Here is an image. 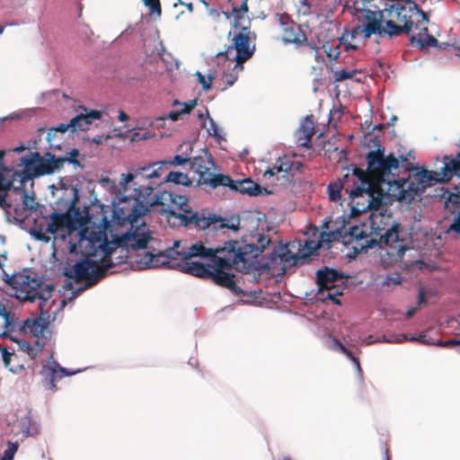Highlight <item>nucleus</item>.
<instances>
[{
	"label": "nucleus",
	"mask_w": 460,
	"mask_h": 460,
	"mask_svg": "<svg viewBox=\"0 0 460 460\" xmlns=\"http://www.w3.org/2000/svg\"><path fill=\"white\" fill-rule=\"evenodd\" d=\"M407 170L413 172L407 179L399 178L394 181L384 180L386 182L388 194L401 202H411L416 197H420L427 188L436 183H447L456 173H453L449 166V159H443V167L440 172L429 171L423 167L414 166L407 163Z\"/></svg>",
	"instance_id": "f257e3e1"
},
{
	"label": "nucleus",
	"mask_w": 460,
	"mask_h": 460,
	"mask_svg": "<svg viewBox=\"0 0 460 460\" xmlns=\"http://www.w3.org/2000/svg\"><path fill=\"white\" fill-rule=\"evenodd\" d=\"M3 280L7 284L4 292L15 297L21 303H34L37 299L49 300L55 290L53 284H45V279L30 268H24L21 272L8 274L3 270Z\"/></svg>",
	"instance_id": "f03ea898"
},
{
	"label": "nucleus",
	"mask_w": 460,
	"mask_h": 460,
	"mask_svg": "<svg viewBox=\"0 0 460 460\" xmlns=\"http://www.w3.org/2000/svg\"><path fill=\"white\" fill-rule=\"evenodd\" d=\"M155 187L152 184L138 185L133 188L131 196L121 195L118 200H111L113 207L109 219L111 224L124 226L129 224L132 227L134 223L143 217L151 213L149 197L152 195ZM111 225L107 228L109 229Z\"/></svg>",
	"instance_id": "7ed1b4c3"
},
{
	"label": "nucleus",
	"mask_w": 460,
	"mask_h": 460,
	"mask_svg": "<svg viewBox=\"0 0 460 460\" xmlns=\"http://www.w3.org/2000/svg\"><path fill=\"white\" fill-rule=\"evenodd\" d=\"M70 186H72L71 190L73 197L67 210L72 211V213L69 215L72 226L75 229H80L81 231L87 229L89 226H97L107 230V228L111 226V221L108 220L107 216L109 206L99 202V200L95 198L92 204L91 209L93 210L94 208H98V215H94L93 212H91L88 207H84L83 210H80V208L75 206L76 202L80 199L79 190L76 187L77 184H70Z\"/></svg>",
	"instance_id": "20e7f679"
},
{
	"label": "nucleus",
	"mask_w": 460,
	"mask_h": 460,
	"mask_svg": "<svg viewBox=\"0 0 460 460\" xmlns=\"http://www.w3.org/2000/svg\"><path fill=\"white\" fill-rule=\"evenodd\" d=\"M371 142H373L376 149L370 150L366 154L367 172H368L372 177L376 172H383V175L379 178H375L374 181L377 186H387V183L382 181L394 180L392 179V177H394L392 170H395L399 167L400 160L394 154L385 155V148L381 144L378 137L371 138Z\"/></svg>",
	"instance_id": "39448f33"
},
{
	"label": "nucleus",
	"mask_w": 460,
	"mask_h": 460,
	"mask_svg": "<svg viewBox=\"0 0 460 460\" xmlns=\"http://www.w3.org/2000/svg\"><path fill=\"white\" fill-rule=\"evenodd\" d=\"M289 247L296 248V242L275 245L269 256H253L259 258V261H255L254 270H277L280 266L281 274H285L292 267L303 264L305 256H299V252L293 253Z\"/></svg>",
	"instance_id": "423d86ee"
},
{
	"label": "nucleus",
	"mask_w": 460,
	"mask_h": 460,
	"mask_svg": "<svg viewBox=\"0 0 460 460\" xmlns=\"http://www.w3.org/2000/svg\"><path fill=\"white\" fill-rule=\"evenodd\" d=\"M179 247L180 242L175 241L173 246L167 248L164 252L154 253L143 251L136 254L134 264L139 270L158 267L179 269L181 270L183 264L182 253H184V251H179Z\"/></svg>",
	"instance_id": "0eeeda50"
},
{
	"label": "nucleus",
	"mask_w": 460,
	"mask_h": 460,
	"mask_svg": "<svg viewBox=\"0 0 460 460\" xmlns=\"http://www.w3.org/2000/svg\"><path fill=\"white\" fill-rule=\"evenodd\" d=\"M246 247H248V253L253 249V246L246 245ZM209 261L212 262L210 264L211 270L215 273L226 272V270H230L234 265L240 262L245 268L246 264H249L247 252H243L240 243L236 240L225 242L223 246L214 249V255H211Z\"/></svg>",
	"instance_id": "6e6552de"
},
{
	"label": "nucleus",
	"mask_w": 460,
	"mask_h": 460,
	"mask_svg": "<svg viewBox=\"0 0 460 460\" xmlns=\"http://www.w3.org/2000/svg\"><path fill=\"white\" fill-rule=\"evenodd\" d=\"M239 28L242 31L234 34L232 44L227 47L226 50L217 54V58L236 62L232 68L233 71L236 68L243 70V66L241 63L252 58L255 50L254 46L250 49L249 27L241 26Z\"/></svg>",
	"instance_id": "1a4fd4ad"
},
{
	"label": "nucleus",
	"mask_w": 460,
	"mask_h": 460,
	"mask_svg": "<svg viewBox=\"0 0 460 460\" xmlns=\"http://www.w3.org/2000/svg\"><path fill=\"white\" fill-rule=\"evenodd\" d=\"M318 290L317 300H331L334 305H341V301L338 298L343 294L344 287H336L333 281L342 279L343 274L333 268L327 266L318 269L315 272Z\"/></svg>",
	"instance_id": "9d476101"
},
{
	"label": "nucleus",
	"mask_w": 460,
	"mask_h": 460,
	"mask_svg": "<svg viewBox=\"0 0 460 460\" xmlns=\"http://www.w3.org/2000/svg\"><path fill=\"white\" fill-rule=\"evenodd\" d=\"M94 260L84 258L77 261L72 270H66L64 275L67 278H75L77 280L86 279V286L92 287L108 274L114 262L112 260L106 263H102L100 268H95Z\"/></svg>",
	"instance_id": "9b49d317"
},
{
	"label": "nucleus",
	"mask_w": 460,
	"mask_h": 460,
	"mask_svg": "<svg viewBox=\"0 0 460 460\" xmlns=\"http://www.w3.org/2000/svg\"><path fill=\"white\" fill-rule=\"evenodd\" d=\"M156 193L153 198L149 197L151 209L155 206H161L159 213L177 218V214L187 208L189 198L164 187L156 188Z\"/></svg>",
	"instance_id": "f8f14e48"
},
{
	"label": "nucleus",
	"mask_w": 460,
	"mask_h": 460,
	"mask_svg": "<svg viewBox=\"0 0 460 460\" xmlns=\"http://www.w3.org/2000/svg\"><path fill=\"white\" fill-rule=\"evenodd\" d=\"M21 164L26 168H32L38 177L50 175L62 169L58 156L49 151L45 152L43 155L38 152H31L29 155L22 157Z\"/></svg>",
	"instance_id": "ddd939ff"
},
{
	"label": "nucleus",
	"mask_w": 460,
	"mask_h": 460,
	"mask_svg": "<svg viewBox=\"0 0 460 460\" xmlns=\"http://www.w3.org/2000/svg\"><path fill=\"white\" fill-rule=\"evenodd\" d=\"M180 224L188 229L206 230L213 228L216 213L209 212L208 208L193 210L189 204L180 214H177Z\"/></svg>",
	"instance_id": "4468645a"
},
{
	"label": "nucleus",
	"mask_w": 460,
	"mask_h": 460,
	"mask_svg": "<svg viewBox=\"0 0 460 460\" xmlns=\"http://www.w3.org/2000/svg\"><path fill=\"white\" fill-rule=\"evenodd\" d=\"M152 238V233L146 224L142 222L138 225L137 221L133 227L130 226L128 231L119 234V243L124 244L126 252L137 251L146 249Z\"/></svg>",
	"instance_id": "2eb2a0df"
},
{
	"label": "nucleus",
	"mask_w": 460,
	"mask_h": 460,
	"mask_svg": "<svg viewBox=\"0 0 460 460\" xmlns=\"http://www.w3.org/2000/svg\"><path fill=\"white\" fill-rule=\"evenodd\" d=\"M276 18L282 27L284 35L282 41L284 44H295L303 46L307 41V37L300 25L296 24L288 13H276Z\"/></svg>",
	"instance_id": "dca6fc26"
},
{
	"label": "nucleus",
	"mask_w": 460,
	"mask_h": 460,
	"mask_svg": "<svg viewBox=\"0 0 460 460\" xmlns=\"http://www.w3.org/2000/svg\"><path fill=\"white\" fill-rule=\"evenodd\" d=\"M39 300L40 301L39 306L40 316L36 318L25 319L19 324L18 331L22 333H27L30 332L33 336L37 338L40 336L44 338L45 335L43 331L49 323V310H45L44 307L49 300Z\"/></svg>",
	"instance_id": "f3484780"
},
{
	"label": "nucleus",
	"mask_w": 460,
	"mask_h": 460,
	"mask_svg": "<svg viewBox=\"0 0 460 460\" xmlns=\"http://www.w3.org/2000/svg\"><path fill=\"white\" fill-rule=\"evenodd\" d=\"M350 166L352 168L353 176L360 182V185H357L349 190V196L351 200L354 201L355 199L363 198L364 195L374 199V191L371 190V181H374V179H372L370 173L367 172V168H359L354 164H350Z\"/></svg>",
	"instance_id": "a211bd4d"
},
{
	"label": "nucleus",
	"mask_w": 460,
	"mask_h": 460,
	"mask_svg": "<svg viewBox=\"0 0 460 460\" xmlns=\"http://www.w3.org/2000/svg\"><path fill=\"white\" fill-rule=\"evenodd\" d=\"M240 243V247L243 249V252H248V247L253 246L252 251L250 253H247V261L249 262V266L247 268H251L254 270L255 261H259V258H254L253 256L266 257L269 254L264 253V250L268 248L270 243V238L264 234H259L257 236V243H249L245 237L237 240Z\"/></svg>",
	"instance_id": "6ab92c4d"
},
{
	"label": "nucleus",
	"mask_w": 460,
	"mask_h": 460,
	"mask_svg": "<svg viewBox=\"0 0 460 460\" xmlns=\"http://www.w3.org/2000/svg\"><path fill=\"white\" fill-rule=\"evenodd\" d=\"M83 112L75 115L70 119V125L72 126V132L86 131L90 128L91 124L95 119H101L103 111L89 109L86 107H81Z\"/></svg>",
	"instance_id": "aec40b11"
},
{
	"label": "nucleus",
	"mask_w": 460,
	"mask_h": 460,
	"mask_svg": "<svg viewBox=\"0 0 460 460\" xmlns=\"http://www.w3.org/2000/svg\"><path fill=\"white\" fill-rule=\"evenodd\" d=\"M229 189L233 191L245 194L250 197H257L263 193L267 195L272 193V191L261 187L260 184L253 181L251 178H245L237 181H234L232 179Z\"/></svg>",
	"instance_id": "412c9836"
},
{
	"label": "nucleus",
	"mask_w": 460,
	"mask_h": 460,
	"mask_svg": "<svg viewBox=\"0 0 460 460\" xmlns=\"http://www.w3.org/2000/svg\"><path fill=\"white\" fill-rule=\"evenodd\" d=\"M181 271L203 279H210L213 274L210 264L200 261H183Z\"/></svg>",
	"instance_id": "4be33fe9"
},
{
	"label": "nucleus",
	"mask_w": 460,
	"mask_h": 460,
	"mask_svg": "<svg viewBox=\"0 0 460 460\" xmlns=\"http://www.w3.org/2000/svg\"><path fill=\"white\" fill-rule=\"evenodd\" d=\"M358 13H364L365 22L362 24L364 29V40H368L372 35H377L380 32V20H376V13L368 8L356 9Z\"/></svg>",
	"instance_id": "5701e85b"
},
{
	"label": "nucleus",
	"mask_w": 460,
	"mask_h": 460,
	"mask_svg": "<svg viewBox=\"0 0 460 460\" xmlns=\"http://www.w3.org/2000/svg\"><path fill=\"white\" fill-rule=\"evenodd\" d=\"M235 275L229 272H218L213 274L210 277L212 282L217 286L226 288L231 291L234 296H240L243 294V290L236 285L234 280Z\"/></svg>",
	"instance_id": "b1692460"
},
{
	"label": "nucleus",
	"mask_w": 460,
	"mask_h": 460,
	"mask_svg": "<svg viewBox=\"0 0 460 460\" xmlns=\"http://www.w3.org/2000/svg\"><path fill=\"white\" fill-rule=\"evenodd\" d=\"M190 169L199 175L198 181H201L212 167L215 166V163L211 156L204 157L202 155H197L193 158H190Z\"/></svg>",
	"instance_id": "393cba45"
},
{
	"label": "nucleus",
	"mask_w": 460,
	"mask_h": 460,
	"mask_svg": "<svg viewBox=\"0 0 460 460\" xmlns=\"http://www.w3.org/2000/svg\"><path fill=\"white\" fill-rule=\"evenodd\" d=\"M427 331L421 332L417 337L411 336L408 337L406 334H391V335H384V340L385 342L389 343H402L407 341H418L419 343L434 346L435 340L427 337Z\"/></svg>",
	"instance_id": "a878e982"
},
{
	"label": "nucleus",
	"mask_w": 460,
	"mask_h": 460,
	"mask_svg": "<svg viewBox=\"0 0 460 460\" xmlns=\"http://www.w3.org/2000/svg\"><path fill=\"white\" fill-rule=\"evenodd\" d=\"M339 219L341 220V226L330 232L323 231L320 234V243L329 244L332 242H339L340 240H341L343 243L346 244L344 228L346 225L349 223V218L346 217V215H342L339 217Z\"/></svg>",
	"instance_id": "bb28decb"
},
{
	"label": "nucleus",
	"mask_w": 460,
	"mask_h": 460,
	"mask_svg": "<svg viewBox=\"0 0 460 460\" xmlns=\"http://www.w3.org/2000/svg\"><path fill=\"white\" fill-rule=\"evenodd\" d=\"M232 182V178L228 175L222 173H214L209 171L201 181H198L199 185H208L212 189L219 186L229 187Z\"/></svg>",
	"instance_id": "cd10ccee"
},
{
	"label": "nucleus",
	"mask_w": 460,
	"mask_h": 460,
	"mask_svg": "<svg viewBox=\"0 0 460 460\" xmlns=\"http://www.w3.org/2000/svg\"><path fill=\"white\" fill-rule=\"evenodd\" d=\"M169 182H172L175 185H182L185 187H190L192 185V181L189 178L188 174L178 171H171L158 184L155 185L153 182H151L150 184L154 185L156 189L164 187V184Z\"/></svg>",
	"instance_id": "c85d7f7f"
},
{
	"label": "nucleus",
	"mask_w": 460,
	"mask_h": 460,
	"mask_svg": "<svg viewBox=\"0 0 460 460\" xmlns=\"http://www.w3.org/2000/svg\"><path fill=\"white\" fill-rule=\"evenodd\" d=\"M211 255H214V249L207 248L201 243H196L187 251H184V253H182V261H187L192 257L209 260Z\"/></svg>",
	"instance_id": "c756f323"
},
{
	"label": "nucleus",
	"mask_w": 460,
	"mask_h": 460,
	"mask_svg": "<svg viewBox=\"0 0 460 460\" xmlns=\"http://www.w3.org/2000/svg\"><path fill=\"white\" fill-rule=\"evenodd\" d=\"M217 219L213 226V230L218 231L224 228L230 229L232 231H237L240 226V217L237 215H232L228 217H222L221 215L216 214Z\"/></svg>",
	"instance_id": "7c9ffc66"
},
{
	"label": "nucleus",
	"mask_w": 460,
	"mask_h": 460,
	"mask_svg": "<svg viewBox=\"0 0 460 460\" xmlns=\"http://www.w3.org/2000/svg\"><path fill=\"white\" fill-rule=\"evenodd\" d=\"M298 133V139H305L300 143V146L303 147L309 148L311 146L310 140L314 134V122L311 119V116H306L302 122Z\"/></svg>",
	"instance_id": "2f4dec72"
},
{
	"label": "nucleus",
	"mask_w": 460,
	"mask_h": 460,
	"mask_svg": "<svg viewBox=\"0 0 460 460\" xmlns=\"http://www.w3.org/2000/svg\"><path fill=\"white\" fill-rule=\"evenodd\" d=\"M296 248H297V252H299V256H305V261L309 260L310 256L315 254L317 250L320 249L323 243H320V239L317 243L313 240L306 239L304 242L301 240L295 241Z\"/></svg>",
	"instance_id": "473e14b6"
},
{
	"label": "nucleus",
	"mask_w": 460,
	"mask_h": 460,
	"mask_svg": "<svg viewBox=\"0 0 460 460\" xmlns=\"http://www.w3.org/2000/svg\"><path fill=\"white\" fill-rule=\"evenodd\" d=\"M400 229L401 225L399 223L389 224L385 232L380 236V242L382 243L393 248L394 243L400 242Z\"/></svg>",
	"instance_id": "72a5a7b5"
},
{
	"label": "nucleus",
	"mask_w": 460,
	"mask_h": 460,
	"mask_svg": "<svg viewBox=\"0 0 460 460\" xmlns=\"http://www.w3.org/2000/svg\"><path fill=\"white\" fill-rule=\"evenodd\" d=\"M119 234H114L111 242H108L106 240L101 242L100 249L101 252H102L104 261H109L113 256V253L116 252V249L125 248L123 243H119Z\"/></svg>",
	"instance_id": "f704fd0d"
},
{
	"label": "nucleus",
	"mask_w": 460,
	"mask_h": 460,
	"mask_svg": "<svg viewBox=\"0 0 460 460\" xmlns=\"http://www.w3.org/2000/svg\"><path fill=\"white\" fill-rule=\"evenodd\" d=\"M21 430L25 437H33L40 433V425L32 420L29 413L21 420Z\"/></svg>",
	"instance_id": "c9c22d12"
},
{
	"label": "nucleus",
	"mask_w": 460,
	"mask_h": 460,
	"mask_svg": "<svg viewBox=\"0 0 460 460\" xmlns=\"http://www.w3.org/2000/svg\"><path fill=\"white\" fill-rule=\"evenodd\" d=\"M80 155L79 149L75 147L66 150L64 155L58 156L61 167L63 168L64 164L67 163L72 164L75 168L84 169V165L78 160Z\"/></svg>",
	"instance_id": "e433bc0d"
},
{
	"label": "nucleus",
	"mask_w": 460,
	"mask_h": 460,
	"mask_svg": "<svg viewBox=\"0 0 460 460\" xmlns=\"http://www.w3.org/2000/svg\"><path fill=\"white\" fill-rule=\"evenodd\" d=\"M400 31L401 25H398L393 20H387L381 25L380 32H378L377 35L381 38L388 37L389 39H393L401 35Z\"/></svg>",
	"instance_id": "4c0bfd02"
},
{
	"label": "nucleus",
	"mask_w": 460,
	"mask_h": 460,
	"mask_svg": "<svg viewBox=\"0 0 460 460\" xmlns=\"http://www.w3.org/2000/svg\"><path fill=\"white\" fill-rule=\"evenodd\" d=\"M152 165L150 164L143 166L133 167V172L137 174V181L140 183L142 180H155L157 178V172L151 171Z\"/></svg>",
	"instance_id": "58836bf2"
},
{
	"label": "nucleus",
	"mask_w": 460,
	"mask_h": 460,
	"mask_svg": "<svg viewBox=\"0 0 460 460\" xmlns=\"http://www.w3.org/2000/svg\"><path fill=\"white\" fill-rule=\"evenodd\" d=\"M370 219V234L380 237L388 226L389 223L384 221L385 217L382 215L376 216Z\"/></svg>",
	"instance_id": "ea45409f"
},
{
	"label": "nucleus",
	"mask_w": 460,
	"mask_h": 460,
	"mask_svg": "<svg viewBox=\"0 0 460 460\" xmlns=\"http://www.w3.org/2000/svg\"><path fill=\"white\" fill-rule=\"evenodd\" d=\"M344 235L346 243L352 240L360 242L367 237L365 231L358 225L350 226L348 230L344 228Z\"/></svg>",
	"instance_id": "a19ab883"
},
{
	"label": "nucleus",
	"mask_w": 460,
	"mask_h": 460,
	"mask_svg": "<svg viewBox=\"0 0 460 460\" xmlns=\"http://www.w3.org/2000/svg\"><path fill=\"white\" fill-rule=\"evenodd\" d=\"M247 1L248 0H243L239 7L235 4H233L232 6V13H234V27L235 29H238L242 26L240 21L243 19V13L248 12Z\"/></svg>",
	"instance_id": "79ce46f5"
},
{
	"label": "nucleus",
	"mask_w": 460,
	"mask_h": 460,
	"mask_svg": "<svg viewBox=\"0 0 460 460\" xmlns=\"http://www.w3.org/2000/svg\"><path fill=\"white\" fill-rule=\"evenodd\" d=\"M128 252H126L125 251V253L124 254H120L115 258H113V256L109 260V261H104L103 263H106V262H109L112 260V261L114 262V265L112 266V268L108 271V273H114V272H117L116 270H114V268L118 265H120V264H123V263H128L130 265V267L132 268H135L137 270H138L135 264H134V261H135V259H136V256L132 259H130V261H128V256L127 255Z\"/></svg>",
	"instance_id": "37998d69"
},
{
	"label": "nucleus",
	"mask_w": 460,
	"mask_h": 460,
	"mask_svg": "<svg viewBox=\"0 0 460 460\" xmlns=\"http://www.w3.org/2000/svg\"><path fill=\"white\" fill-rule=\"evenodd\" d=\"M206 115L208 119L209 120L210 128H208V134L212 136L217 143H221L222 141H226L225 136L219 132L217 124L214 121V119L210 117L208 110L206 109Z\"/></svg>",
	"instance_id": "c03bdc74"
},
{
	"label": "nucleus",
	"mask_w": 460,
	"mask_h": 460,
	"mask_svg": "<svg viewBox=\"0 0 460 460\" xmlns=\"http://www.w3.org/2000/svg\"><path fill=\"white\" fill-rule=\"evenodd\" d=\"M13 181H15L16 179H19V181L25 185V182L27 181H31L33 178H36V172L32 171V168H26L24 167V170L22 171H15L13 173Z\"/></svg>",
	"instance_id": "a18cd8bd"
},
{
	"label": "nucleus",
	"mask_w": 460,
	"mask_h": 460,
	"mask_svg": "<svg viewBox=\"0 0 460 460\" xmlns=\"http://www.w3.org/2000/svg\"><path fill=\"white\" fill-rule=\"evenodd\" d=\"M22 209L29 211H36L37 208L40 206L38 202H35V194L32 192L31 194H28V192H24L22 196Z\"/></svg>",
	"instance_id": "49530a36"
},
{
	"label": "nucleus",
	"mask_w": 460,
	"mask_h": 460,
	"mask_svg": "<svg viewBox=\"0 0 460 460\" xmlns=\"http://www.w3.org/2000/svg\"><path fill=\"white\" fill-rule=\"evenodd\" d=\"M343 186L341 182H331L328 185L327 190L329 195V199L331 201H338L341 198V190Z\"/></svg>",
	"instance_id": "de8ad7c7"
},
{
	"label": "nucleus",
	"mask_w": 460,
	"mask_h": 460,
	"mask_svg": "<svg viewBox=\"0 0 460 460\" xmlns=\"http://www.w3.org/2000/svg\"><path fill=\"white\" fill-rule=\"evenodd\" d=\"M408 4V12L411 13L412 15L414 13H418L421 17V21L424 22H429V13L424 12L415 2V0H403Z\"/></svg>",
	"instance_id": "09e8293b"
},
{
	"label": "nucleus",
	"mask_w": 460,
	"mask_h": 460,
	"mask_svg": "<svg viewBox=\"0 0 460 460\" xmlns=\"http://www.w3.org/2000/svg\"><path fill=\"white\" fill-rule=\"evenodd\" d=\"M367 204L360 205L359 202L358 201L356 205L351 206L350 215L348 217L346 216L347 218L349 219L351 217H357L358 215L367 211L373 205L376 198L374 197V199H372V198H369L368 196H367Z\"/></svg>",
	"instance_id": "8fccbe9b"
},
{
	"label": "nucleus",
	"mask_w": 460,
	"mask_h": 460,
	"mask_svg": "<svg viewBox=\"0 0 460 460\" xmlns=\"http://www.w3.org/2000/svg\"><path fill=\"white\" fill-rule=\"evenodd\" d=\"M275 168L277 172H290L293 171L294 168L293 161H291L286 156H284L283 158H279L275 164Z\"/></svg>",
	"instance_id": "3c124183"
},
{
	"label": "nucleus",
	"mask_w": 460,
	"mask_h": 460,
	"mask_svg": "<svg viewBox=\"0 0 460 460\" xmlns=\"http://www.w3.org/2000/svg\"><path fill=\"white\" fill-rule=\"evenodd\" d=\"M402 283V276L398 271L387 274L385 279L381 281V286L385 287H395Z\"/></svg>",
	"instance_id": "603ef678"
},
{
	"label": "nucleus",
	"mask_w": 460,
	"mask_h": 460,
	"mask_svg": "<svg viewBox=\"0 0 460 460\" xmlns=\"http://www.w3.org/2000/svg\"><path fill=\"white\" fill-rule=\"evenodd\" d=\"M182 106L180 110V113L182 115L189 114L197 105V99L189 100L188 102H181L178 100H174L172 106Z\"/></svg>",
	"instance_id": "864d4df0"
},
{
	"label": "nucleus",
	"mask_w": 460,
	"mask_h": 460,
	"mask_svg": "<svg viewBox=\"0 0 460 460\" xmlns=\"http://www.w3.org/2000/svg\"><path fill=\"white\" fill-rule=\"evenodd\" d=\"M29 234L37 241L49 242V238L43 233L42 226H37L34 220V226L30 228Z\"/></svg>",
	"instance_id": "5fc2aeb1"
},
{
	"label": "nucleus",
	"mask_w": 460,
	"mask_h": 460,
	"mask_svg": "<svg viewBox=\"0 0 460 460\" xmlns=\"http://www.w3.org/2000/svg\"><path fill=\"white\" fill-rule=\"evenodd\" d=\"M195 75L197 76L198 82L202 85L204 91H208L211 88L212 81L215 79L214 74L209 73L208 75V79H206L205 75L199 71H197Z\"/></svg>",
	"instance_id": "6e6d98bb"
},
{
	"label": "nucleus",
	"mask_w": 460,
	"mask_h": 460,
	"mask_svg": "<svg viewBox=\"0 0 460 460\" xmlns=\"http://www.w3.org/2000/svg\"><path fill=\"white\" fill-rule=\"evenodd\" d=\"M7 446L0 460H13L19 447L18 442L8 441Z\"/></svg>",
	"instance_id": "4d7b16f0"
},
{
	"label": "nucleus",
	"mask_w": 460,
	"mask_h": 460,
	"mask_svg": "<svg viewBox=\"0 0 460 460\" xmlns=\"http://www.w3.org/2000/svg\"><path fill=\"white\" fill-rule=\"evenodd\" d=\"M411 18H412V13H409V15H403V17L399 20L400 22H403V25H401V31H400L401 35L402 34H409L411 31V30L413 28V24H414Z\"/></svg>",
	"instance_id": "13d9d810"
},
{
	"label": "nucleus",
	"mask_w": 460,
	"mask_h": 460,
	"mask_svg": "<svg viewBox=\"0 0 460 460\" xmlns=\"http://www.w3.org/2000/svg\"><path fill=\"white\" fill-rule=\"evenodd\" d=\"M438 45V40L429 33H427L425 38L421 37V41H420V50H425L429 48L435 47Z\"/></svg>",
	"instance_id": "bf43d9fd"
},
{
	"label": "nucleus",
	"mask_w": 460,
	"mask_h": 460,
	"mask_svg": "<svg viewBox=\"0 0 460 460\" xmlns=\"http://www.w3.org/2000/svg\"><path fill=\"white\" fill-rule=\"evenodd\" d=\"M144 4L148 7L150 14L161 16L162 9L160 0H143Z\"/></svg>",
	"instance_id": "052dcab7"
},
{
	"label": "nucleus",
	"mask_w": 460,
	"mask_h": 460,
	"mask_svg": "<svg viewBox=\"0 0 460 460\" xmlns=\"http://www.w3.org/2000/svg\"><path fill=\"white\" fill-rule=\"evenodd\" d=\"M136 180H137V174L133 172V167H132L128 170V172L126 174H122V181H120V183L123 186H127L129 183L133 182L135 185L134 186V188H135L136 186L141 185Z\"/></svg>",
	"instance_id": "680f3d73"
},
{
	"label": "nucleus",
	"mask_w": 460,
	"mask_h": 460,
	"mask_svg": "<svg viewBox=\"0 0 460 460\" xmlns=\"http://www.w3.org/2000/svg\"><path fill=\"white\" fill-rule=\"evenodd\" d=\"M382 242L376 239H366L363 243H359V251H364V252H367L369 250L376 248V246H379Z\"/></svg>",
	"instance_id": "e2e57ef3"
},
{
	"label": "nucleus",
	"mask_w": 460,
	"mask_h": 460,
	"mask_svg": "<svg viewBox=\"0 0 460 460\" xmlns=\"http://www.w3.org/2000/svg\"><path fill=\"white\" fill-rule=\"evenodd\" d=\"M3 318L4 320V328L7 329V331H14L16 323H17V320H18V319H15L14 313L9 311V313Z\"/></svg>",
	"instance_id": "0e129e2a"
},
{
	"label": "nucleus",
	"mask_w": 460,
	"mask_h": 460,
	"mask_svg": "<svg viewBox=\"0 0 460 460\" xmlns=\"http://www.w3.org/2000/svg\"><path fill=\"white\" fill-rule=\"evenodd\" d=\"M355 74H356V70L349 71L346 69H341V71H335L334 72L335 81L342 82L344 80L350 79L354 76Z\"/></svg>",
	"instance_id": "69168bd1"
},
{
	"label": "nucleus",
	"mask_w": 460,
	"mask_h": 460,
	"mask_svg": "<svg viewBox=\"0 0 460 460\" xmlns=\"http://www.w3.org/2000/svg\"><path fill=\"white\" fill-rule=\"evenodd\" d=\"M155 49H156L157 55L164 62L168 63L169 58H172L171 53H169L166 50L163 41L158 42V45L155 47Z\"/></svg>",
	"instance_id": "338daca9"
},
{
	"label": "nucleus",
	"mask_w": 460,
	"mask_h": 460,
	"mask_svg": "<svg viewBox=\"0 0 460 460\" xmlns=\"http://www.w3.org/2000/svg\"><path fill=\"white\" fill-rule=\"evenodd\" d=\"M447 233H456L460 234V211L454 217L452 223L449 225Z\"/></svg>",
	"instance_id": "774afa93"
}]
</instances>
